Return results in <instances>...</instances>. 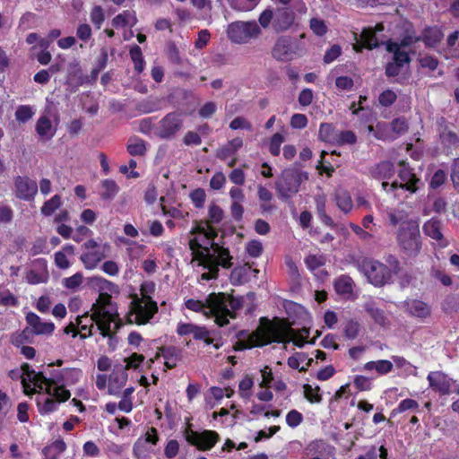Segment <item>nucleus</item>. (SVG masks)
<instances>
[{
	"instance_id": "423d86ee",
	"label": "nucleus",
	"mask_w": 459,
	"mask_h": 459,
	"mask_svg": "<svg viewBox=\"0 0 459 459\" xmlns=\"http://www.w3.org/2000/svg\"><path fill=\"white\" fill-rule=\"evenodd\" d=\"M114 321L113 315L108 311H106L103 307L98 308L89 319L88 313L77 317V325L81 327V331H84L85 333H82V337L91 335V328L93 327L92 322H95L99 330L101 332L103 336H108L110 333V325Z\"/></svg>"
},
{
	"instance_id": "7ed1b4c3",
	"label": "nucleus",
	"mask_w": 459,
	"mask_h": 459,
	"mask_svg": "<svg viewBox=\"0 0 459 459\" xmlns=\"http://www.w3.org/2000/svg\"><path fill=\"white\" fill-rule=\"evenodd\" d=\"M154 288L155 284L152 281L143 282L141 285L143 298H135L131 302V312L128 316L129 323L145 325L158 312L157 303L148 295V293L154 290Z\"/></svg>"
},
{
	"instance_id": "f704fd0d",
	"label": "nucleus",
	"mask_w": 459,
	"mask_h": 459,
	"mask_svg": "<svg viewBox=\"0 0 459 459\" xmlns=\"http://www.w3.org/2000/svg\"><path fill=\"white\" fill-rule=\"evenodd\" d=\"M126 149L132 156H143L147 151L146 142L138 136H132L128 139Z\"/></svg>"
},
{
	"instance_id": "58836bf2",
	"label": "nucleus",
	"mask_w": 459,
	"mask_h": 459,
	"mask_svg": "<svg viewBox=\"0 0 459 459\" xmlns=\"http://www.w3.org/2000/svg\"><path fill=\"white\" fill-rule=\"evenodd\" d=\"M334 289L338 294L347 295L352 292V280L349 276L342 275L335 280Z\"/></svg>"
},
{
	"instance_id": "a211bd4d",
	"label": "nucleus",
	"mask_w": 459,
	"mask_h": 459,
	"mask_svg": "<svg viewBox=\"0 0 459 459\" xmlns=\"http://www.w3.org/2000/svg\"><path fill=\"white\" fill-rule=\"evenodd\" d=\"M294 21L293 12L287 7L278 8L274 13L273 28L276 32L287 30Z\"/></svg>"
},
{
	"instance_id": "7c9ffc66",
	"label": "nucleus",
	"mask_w": 459,
	"mask_h": 459,
	"mask_svg": "<svg viewBox=\"0 0 459 459\" xmlns=\"http://www.w3.org/2000/svg\"><path fill=\"white\" fill-rule=\"evenodd\" d=\"M386 218L392 226H403L404 223L415 221L409 219L407 212L403 209H388L386 211Z\"/></svg>"
},
{
	"instance_id": "3c124183",
	"label": "nucleus",
	"mask_w": 459,
	"mask_h": 459,
	"mask_svg": "<svg viewBox=\"0 0 459 459\" xmlns=\"http://www.w3.org/2000/svg\"><path fill=\"white\" fill-rule=\"evenodd\" d=\"M417 42H420V36H417L414 30H407L402 39L396 44L400 49H404Z\"/></svg>"
},
{
	"instance_id": "ddd939ff",
	"label": "nucleus",
	"mask_w": 459,
	"mask_h": 459,
	"mask_svg": "<svg viewBox=\"0 0 459 459\" xmlns=\"http://www.w3.org/2000/svg\"><path fill=\"white\" fill-rule=\"evenodd\" d=\"M45 393L48 396L55 397L58 402H66L69 400L70 391L65 387V375L62 370H53L50 372L49 386L45 387Z\"/></svg>"
},
{
	"instance_id": "de8ad7c7",
	"label": "nucleus",
	"mask_w": 459,
	"mask_h": 459,
	"mask_svg": "<svg viewBox=\"0 0 459 459\" xmlns=\"http://www.w3.org/2000/svg\"><path fill=\"white\" fill-rule=\"evenodd\" d=\"M130 19L133 21L131 23V26H133L136 22V17L126 11L114 17L112 20V24L115 27H126L130 24Z\"/></svg>"
},
{
	"instance_id": "5fc2aeb1",
	"label": "nucleus",
	"mask_w": 459,
	"mask_h": 459,
	"mask_svg": "<svg viewBox=\"0 0 459 459\" xmlns=\"http://www.w3.org/2000/svg\"><path fill=\"white\" fill-rule=\"evenodd\" d=\"M65 375V386L76 384L82 377V371L78 368H63Z\"/></svg>"
},
{
	"instance_id": "c85d7f7f",
	"label": "nucleus",
	"mask_w": 459,
	"mask_h": 459,
	"mask_svg": "<svg viewBox=\"0 0 459 459\" xmlns=\"http://www.w3.org/2000/svg\"><path fill=\"white\" fill-rule=\"evenodd\" d=\"M193 260H198V265L203 267L211 266L212 264L218 263L219 256L214 251L212 253L210 252L209 247H203L201 249L196 250L195 252H192Z\"/></svg>"
},
{
	"instance_id": "a878e982",
	"label": "nucleus",
	"mask_w": 459,
	"mask_h": 459,
	"mask_svg": "<svg viewBox=\"0 0 459 459\" xmlns=\"http://www.w3.org/2000/svg\"><path fill=\"white\" fill-rule=\"evenodd\" d=\"M36 132L43 141H49L56 134L52 123L47 116H41L36 124Z\"/></svg>"
},
{
	"instance_id": "4468645a",
	"label": "nucleus",
	"mask_w": 459,
	"mask_h": 459,
	"mask_svg": "<svg viewBox=\"0 0 459 459\" xmlns=\"http://www.w3.org/2000/svg\"><path fill=\"white\" fill-rule=\"evenodd\" d=\"M14 195L23 201H31L38 193V185L29 177L17 176L14 178Z\"/></svg>"
},
{
	"instance_id": "c03bdc74",
	"label": "nucleus",
	"mask_w": 459,
	"mask_h": 459,
	"mask_svg": "<svg viewBox=\"0 0 459 459\" xmlns=\"http://www.w3.org/2000/svg\"><path fill=\"white\" fill-rule=\"evenodd\" d=\"M21 372L22 374V386L24 388V392L26 394H31L35 392L34 389H31L29 391L30 384L29 382L32 378V377L35 374V370L30 368V366L28 363H24L22 365Z\"/></svg>"
},
{
	"instance_id": "052dcab7",
	"label": "nucleus",
	"mask_w": 459,
	"mask_h": 459,
	"mask_svg": "<svg viewBox=\"0 0 459 459\" xmlns=\"http://www.w3.org/2000/svg\"><path fill=\"white\" fill-rule=\"evenodd\" d=\"M303 415L297 410L290 411L286 415V423L289 427L294 429L303 421Z\"/></svg>"
},
{
	"instance_id": "c756f323",
	"label": "nucleus",
	"mask_w": 459,
	"mask_h": 459,
	"mask_svg": "<svg viewBox=\"0 0 459 459\" xmlns=\"http://www.w3.org/2000/svg\"><path fill=\"white\" fill-rule=\"evenodd\" d=\"M243 146L241 138L237 137L228 143V144L218 149L216 157L221 160H226L229 157L234 155Z\"/></svg>"
},
{
	"instance_id": "13d9d810",
	"label": "nucleus",
	"mask_w": 459,
	"mask_h": 459,
	"mask_svg": "<svg viewBox=\"0 0 459 459\" xmlns=\"http://www.w3.org/2000/svg\"><path fill=\"white\" fill-rule=\"evenodd\" d=\"M33 115L34 112L32 108L27 105L19 106L15 111L16 119L22 123H26L29 121Z\"/></svg>"
},
{
	"instance_id": "0eeeda50",
	"label": "nucleus",
	"mask_w": 459,
	"mask_h": 459,
	"mask_svg": "<svg viewBox=\"0 0 459 459\" xmlns=\"http://www.w3.org/2000/svg\"><path fill=\"white\" fill-rule=\"evenodd\" d=\"M398 165L400 166L397 173L399 180L391 183V188L393 190L403 189L411 195L417 193L423 186L421 179L414 173V169L406 161L401 160Z\"/></svg>"
},
{
	"instance_id": "774afa93",
	"label": "nucleus",
	"mask_w": 459,
	"mask_h": 459,
	"mask_svg": "<svg viewBox=\"0 0 459 459\" xmlns=\"http://www.w3.org/2000/svg\"><path fill=\"white\" fill-rule=\"evenodd\" d=\"M246 250L252 257H258L263 253V246L259 240H251L247 243Z\"/></svg>"
},
{
	"instance_id": "393cba45",
	"label": "nucleus",
	"mask_w": 459,
	"mask_h": 459,
	"mask_svg": "<svg viewBox=\"0 0 459 459\" xmlns=\"http://www.w3.org/2000/svg\"><path fill=\"white\" fill-rule=\"evenodd\" d=\"M363 307L376 324L382 326L388 324V318L386 317L384 310L379 308L375 301L368 300L365 302Z\"/></svg>"
},
{
	"instance_id": "bb28decb",
	"label": "nucleus",
	"mask_w": 459,
	"mask_h": 459,
	"mask_svg": "<svg viewBox=\"0 0 459 459\" xmlns=\"http://www.w3.org/2000/svg\"><path fill=\"white\" fill-rule=\"evenodd\" d=\"M442 221L441 220L437 218H431L430 220L427 221L423 225V231L424 233L429 236V238L441 241L444 239L443 234H442Z\"/></svg>"
},
{
	"instance_id": "4be33fe9",
	"label": "nucleus",
	"mask_w": 459,
	"mask_h": 459,
	"mask_svg": "<svg viewBox=\"0 0 459 459\" xmlns=\"http://www.w3.org/2000/svg\"><path fill=\"white\" fill-rule=\"evenodd\" d=\"M386 50L389 53L393 54L392 62L396 63L397 65L403 67L405 65H409L411 63L410 53L405 49H400L396 41H387L386 42Z\"/></svg>"
},
{
	"instance_id": "0e129e2a",
	"label": "nucleus",
	"mask_w": 459,
	"mask_h": 459,
	"mask_svg": "<svg viewBox=\"0 0 459 459\" xmlns=\"http://www.w3.org/2000/svg\"><path fill=\"white\" fill-rule=\"evenodd\" d=\"M191 200L196 208H203L205 202V192L202 188H197L191 192Z\"/></svg>"
},
{
	"instance_id": "338daca9",
	"label": "nucleus",
	"mask_w": 459,
	"mask_h": 459,
	"mask_svg": "<svg viewBox=\"0 0 459 459\" xmlns=\"http://www.w3.org/2000/svg\"><path fill=\"white\" fill-rule=\"evenodd\" d=\"M446 180V173L443 169H437L429 182L430 188L437 189Z\"/></svg>"
},
{
	"instance_id": "4d7b16f0",
	"label": "nucleus",
	"mask_w": 459,
	"mask_h": 459,
	"mask_svg": "<svg viewBox=\"0 0 459 459\" xmlns=\"http://www.w3.org/2000/svg\"><path fill=\"white\" fill-rule=\"evenodd\" d=\"M29 384L30 385L32 384L34 387H38L39 390L45 391V387L49 386V377H47L42 372H35ZM30 389V387L29 390Z\"/></svg>"
},
{
	"instance_id": "9b49d317",
	"label": "nucleus",
	"mask_w": 459,
	"mask_h": 459,
	"mask_svg": "<svg viewBox=\"0 0 459 459\" xmlns=\"http://www.w3.org/2000/svg\"><path fill=\"white\" fill-rule=\"evenodd\" d=\"M212 250L214 251L219 256L218 263L212 264L211 266H204V269H208L209 272L204 273L201 276L203 280L217 279L219 276V266L225 269H230L232 266V255H230L229 248L220 246L218 243L212 242Z\"/></svg>"
},
{
	"instance_id": "49530a36",
	"label": "nucleus",
	"mask_w": 459,
	"mask_h": 459,
	"mask_svg": "<svg viewBox=\"0 0 459 459\" xmlns=\"http://www.w3.org/2000/svg\"><path fill=\"white\" fill-rule=\"evenodd\" d=\"M185 306L187 309L195 312H203L206 316L211 314L207 299L205 300V303H204L200 300L189 299L186 301Z\"/></svg>"
},
{
	"instance_id": "69168bd1",
	"label": "nucleus",
	"mask_w": 459,
	"mask_h": 459,
	"mask_svg": "<svg viewBox=\"0 0 459 459\" xmlns=\"http://www.w3.org/2000/svg\"><path fill=\"white\" fill-rule=\"evenodd\" d=\"M304 395L306 399H307L310 403H320L322 401V396L319 394H314V392H318L320 390L319 386H316L315 389L308 384L304 385Z\"/></svg>"
},
{
	"instance_id": "6e6552de",
	"label": "nucleus",
	"mask_w": 459,
	"mask_h": 459,
	"mask_svg": "<svg viewBox=\"0 0 459 459\" xmlns=\"http://www.w3.org/2000/svg\"><path fill=\"white\" fill-rule=\"evenodd\" d=\"M183 126L182 114L169 112L154 126V134L163 140H172L183 129Z\"/></svg>"
},
{
	"instance_id": "ea45409f",
	"label": "nucleus",
	"mask_w": 459,
	"mask_h": 459,
	"mask_svg": "<svg viewBox=\"0 0 459 459\" xmlns=\"http://www.w3.org/2000/svg\"><path fill=\"white\" fill-rule=\"evenodd\" d=\"M304 262L310 271H315L325 264L326 257L323 254H309L305 257Z\"/></svg>"
},
{
	"instance_id": "f8f14e48",
	"label": "nucleus",
	"mask_w": 459,
	"mask_h": 459,
	"mask_svg": "<svg viewBox=\"0 0 459 459\" xmlns=\"http://www.w3.org/2000/svg\"><path fill=\"white\" fill-rule=\"evenodd\" d=\"M186 440L199 450H210L220 440V436L213 430H204L197 432L190 428L186 429L184 432Z\"/></svg>"
},
{
	"instance_id": "4c0bfd02",
	"label": "nucleus",
	"mask_w": 459,
	"mask_h": 459,
	"mask_svg": "<svg viewBox=\"0 0 459 459\" xmlns=\"http://www.w3.org/2000/svg\"><path fill=\"white\" fill-rule=\"evenodd\" d=\"M135 109L142 114H148L160 109V101L156 98H147L139 101Z\"/></svg>"
},
{
	"instance_id": "09e8293b",
	"label": "nucleus",
	"mask_w": 459,
	"mask_h": 459,
	"mask_svg": "<svg viewBox=\"0 0 459 459\" xmlns=\"http://www.w3.org/2000/svg\"><path fill=\"white\" fill-rule=\"evenodd\" d=\"M208 217L210 224H218L222 221L224 212L219 205L212 204L209 206Z\"/></svg>"
},
{
	"instance_id": "6e6d98bb",
	"label": "nucleus",
	"mask_w": 459,
	"mask_h": 459,
	"mask_svg": "<svg viewBox=\"0 0 459 459\" xmlns=\"http://www.w3.org/2000/svg\"><path fill=\"white\" fill-rule=\"evenodd\" d=\"M336 204L344 212H349L352 208L351 198L346 192L337 194Z\"/></svg>"
},
{
	"instance_id": "412c9836",
	"label": "nucleus",
	"mask_w": 459,
	"mask_h": 459,
	"mask_svg": "<svg viewBox=\"0 0 459 459\" xmlns=\"http://www.w3.org/2000/svg\"><path fill=\"white\" fill-rule=\"evenodd\" d=\"M394 172V165L389 160H383L369 169L370 176L377 180L389 179Z\"/></svg>"
},
{
	"instance_id": "e2e57ef3",
	"label": "nucleus",
	"mask_w": 459,
	"mask_h": 459,
	"mask_svg": "<svg viewBox=\"0 0 459 459\" xmlns=\"http://www.w3.org/2000/svg\"><path fill=\"white\" fill-rule=\"evenodd\" d=\"M392 131L396 134L401 135L408 131V123L405 118H395L391 122Z\"/></svg>"
},
{
	"instance_id": "f03ea898",
	"label": "nucleus",
	"mask_w": 459,
	"mask_h": 459,
	"mask_svg": "<svg viewBox=\"0 0 459 459\" xmlns=\"http://www.w3.org/2000/svg\"><path fill=\"white\" fill-rule=\"evenodd\" d=\"M261 325L253 333L251 342L254 346H264L272 342H282L286 337L290 335L294 338V344L302 348L306 342L302 337L297 335L295 331L282 324L274 325L267 318L262 317L260 319Z\"/></svg>"
},
{
	"instance_id": "aec40b11",
	"label": "nucleus",
	"mask_w": 459,
	"mask_h": 459,
	"mask_svg": "<svg viewBox=\"0 0 459 459\" xmlns=\"http://www.w3.org/2000/svg\"><path fill=\"white\" fill-rule=\"evenodd\" d=\"M26 321L35 334H50L55 329V325L52 322L41 321L40 317L33 312L27 314Z\"/></svg>"
},
{
	"instance_id": "f3484780",
	"label": "nucleus",
	"mask_w": 459,
	"mask_h": 459,
	"mask_svg": "<svg viewBox=\"0 0 459 459\" xmlns=\"http://www.w3.org/2000/svg\"><path fill=\"white\" fill-rule=\"evenodd\" d=\"M403 307L410 316L420 319H425L431 315V307L420 299H407L403 302Z\"/></svg>"
},
{
	"instance_id": "1a4fd4ad",
	"label": "nucleus",
	"mask_w": 459,
	"mask_h": 459,
	"mask_svg": "<svg viewBox=\"0 0 459 459\" xmlns=\"http://www.w3.org/2000/svg\"><path fill=\"white\" fill-rule=\"evenodd\" d=\"M260 34L261 29L255 21L235 22L228 27L229 39L238 44L246 43L250 39L256 38Z\"/></svg>"
},
{
	"instance_id": "e433bc0d",
	"label": "nucleus",
	"mask_w": 459,
	"mask_h": 459,
	"mask_svg": "<svg viewBox=\"0 0 459 459\" xmlns=\"http://www.w3.org/2000/svg\"><path fill=\"white\" fill-rule=\"evenodd\" d=\"M360 42L364 48L373 49L379 47L380 42L372 28L364 29L360 34Z\"/></svg>"
},
{
	"instance_id": "603ef678",
	"label": "nucleus",
	"mask_w": 459,
	"mask_h": 459,
	"mask_svg": "<svg viewBox=\"0 0 459 459\" xmlns=\"http://www.w3.org/2000/svg\"><path fill=\"white\" fill-rule=\"evenodd\" d=\"M357 142V136L354 132L351 130L346 131H338L337 141L335 144L337 145H344V144H354Z\"/></svg>"
},
{
	"instance_id": "c9c22d12",
	"label": "nucleus",
	"mask_w": 459,
	"mask_h": 459,
	"mask_svg": "<svg viewBox=\"0 0 459 459\" xmlns=\"http://www.w3.org/2000/svg\"><path fill=\"white\" fill-rule=\"evenodd\" d=\"M337 135L338 130L335 128V126H333V124L322 123L320 125L318 132V137L320 140L332 144H335V142L337 141Z\"/></svg>"
},
{
	"instance_id": "473e14b6",
	"label": "nucleus",
	"mask_w": 459,
	"mask_h": 459,
	"mask_svg": "<svg viewBox=\"0 0 459 459\" xmlns=\"http://www.w3.org/2000/svg\"><path fill=\"white\" fill-rule=\"evenodd\" d=\"M66 449V444L62 438H58L43 449L46 459H58Z\"/></svg>"
},
{
	"instance_id": "2f4dec72",
	"label": "nucleus",
	"mask_w": 459,
	"mask_h": 459,
	"mask_svg": "<svg viewBox=\"0 0 459 459\" xmlns=\"http://www.w3.org/2000/svg\"><path fill=\"white\" fill-rule=\"evenodd\" d=\"M106 257V255L103 251L95 249L92 251H89L87 253H83L80 259L84 264L86 269H93L98 264Z\"/></svg>"
},
{
	"instance_id": "2eb2a0df",
	"label": "nucleus",
	"mask_w": 459,
	"mask_h": 459,
	"mask_svg": "<svg viewBox=\"0 0 459 459\" xmlns=\"http://www.w3.org/2000/svg\"><path fill=\"white\" fill-rule=\"evenodd\" d=\"M427 379L429 381V387L440 395H446L451 393V387L454 380L444 372H430L428 375Z\"/></svg>"
},
{
	"instance_id": "37998d69",
	"label": "nucleus",
	"mask_w": 459,
	"mask_h": 459,
	"mask_svg": "<svg viewBox=\"0 0 459 459\" xmlns=\"http://www.w3.org/2000/svg\"><path fill=\"white\" fill-rule=\"evenodd\" d=\"M61 196L59 195H55L43 204L41 207V213L45 216H50L61 206Z\"/></svg>"
},
{
	"instance_id": "f257e3e1",
	"label": "nucleus",
	"mask_w": 459,
	"mask_h": 459,
	"mask_svg": "<svg viewBox=\"0 0 459 459\" xmlns=\"http://www.w3.org/2000/svg\"><path fill=\"white\" fill-rule=\"evenodd\" d=\"M254 297L252 292L246 297H234L223 292L211 293L207 297V303L211 315L215 317V323L224 326L229 324V317L236 318V312L244 307L246 299L253 300Z\"/></svg>"
},
{
	"instance_id": "a19ab883",
	"label": "nucleus",
	"mask_w": 459,
	"mask_h": 459,
	"mask_svg": "<svg viewBox=\"0 0 459 459\" xmlns=\"http://www.w3.org/2000/svg\"><path fill=\"white\" fill-rule=\"evenodd\" d=\"M103 192L101 198L104 200H112L118 193L119 187L112 179H105L102 181Z\"/></svg>"
},
{
	"instance_id": "72a5a7b5",
	"label": "nucleus",
	"mask_w": 459,
	"mask_h": 459,
	"mask_svg": "<svg viewBox=\"0 0 459 459\" xmlns=\"http://www.w3.org/2000/svg\"><path fill=\"white\" fill-rule=\"evenodd\" d=\"M394 368L392 361L387 359H380L377 361L367 362L363 369L366 371L376 370L379 375H386L390 373Z\"/></svg>"
},
{
	"instance_id": "79ce46f5",
	"label": "nucleus",
	"mask_w": 459,
	"mask_h": 459,
	"mask_svg": "<svg viewBox=\"0 0 459 459\" xmlns=\"http://www.w3.org/2000/svg\"><path fill=\"white\" fill-rule=\"evenodd\" d=\"M127 380L126 368L123 366L116 367L114 371L109 377V383L116 385L117 387H123Z\"/></svg>"
},
{
	"instance_id": "39448f33",
	"label": "nucleus",
	"mask_w": 459,
	"mask_h": 459,
	"mask_svg": "<svg viewBox=\"0 0 459 459\" xmlns=\"http://www.w3.org/2000/svg\"><path fill=\"white\" fill-rule=\"evenodd\" d=\"M396 239L401 249L410 256H415L421 248L420 226L417 221L399 226Z\"/></svg>"
},
{
	"instance_id": "5701e85b",
	"label": "nucleus",
	"mask_w": 459,
	"mask_h": 459,
	"mask_svg": "<svg viewBox=\"0 0 459 459\" xmlns=\"http://www.w3.org/2000/svg\"><path fill=\"white\" fill-rule=\"evenodd\" d=\"M439 137L445 149H453L459 146V135L446 124H440Z\"/></svg>"
},
{
	"instance_id": "b1692460",
	"label": "nucleus",
	"mask_w": 459,
	"mask_h": 459,
	"mask_svg": "<svg viewBox=\"0 0 459 459\" xmlns=\"http://www.w3.org/2000/svg\"><path fill=\"white\" fill-rule=\"evenodd\" d=\"M160 351L165 359V367L169 369L174 368L182 358V351L176 346H163Z\"/></svg>"
},
{
	"instance_id": "680f3d73",
	"label": "nucleus",
	"mask_w": 459,
	"mask_h": 459,
	"mask_svg": "<svg viewBox=\"0 0 459 459\" xmlns=\"http://www.w3.org/2000/svg\"><path fill=\"white\" fill-rule=\"evenodd\" d=\"M397 96L392 90L384 91L378 97L379 103L384 107H390L396 101Z\"/></svg>"
},
{
	"instance_id": "20e7f679",
	"label": "nucleus",
	"mask_w": 459,
	"mask_h": 459,
	"mask_svg": "<svg viewBox=\"0 0 459 459\" xmlns=\"http://www.w3.org/2000/svg\"><path fill=\"white\" fill-rule=\"evenodd\" d=\"M308 179V173L303 171L298 164L285 169L278 180L275 182V188L279 195L283 199H289L296 195L302 182Z\"/></svg>"
},
{
	"instance_id": "bf43d9fd",
	"label": "nucleus",
	"mask_w": 459,
	"mask_h": 459,
	"mask_svg": "<svg viewBox=\"0 0 459 459\" xmlns=\"http://www.w3.org/2000/svg\"><path fill=\"white\" fill-rule=\"evenodd\" d=\"M247 273V268L246 266L235 267L230 273V281L233 285L242 284L244 277Z\"/></svg>"
},
{
	"instance_id": "9d476101",
	"label": "nucleus",
	"mask_w": 459,
	"mask_h": 459,
	"mask_svg": "<svg viewBox=\"0 0 459 459\" xmlns=\"http://www.w3.org/2000/svg\"><path fill=\"white\" fill-rule=\"evenodd\" d=\"M360 269L368 281L375 286H382L391 279V271L387 265L373 260H364Z\"/></svg>"
},
{
	"instance_id": "dca6fc26",
	"label": "nucleus",
	"mask_w": 459,
	"mask_h": 459,
	"mask_svg": "<svg viewBox=\"0 0 459 459\" xmlns=\"http://www.w3.org/2000/svg\"><path fill=\"white\" fill-rule=\"evenodd\" d=\"M333 447L322 439H316L309 442L304 448L303 454L307 458L328 459Z\"/></svg>"
},
{
	"instance_id": "8fccbe9b",
	"label": "nucleus",
	"mask_w": 459,
	"mask_h": 459,
	"mask_svg": "<svg viewBox=\"0 0 459 459\" xmlns=\"http://www.w3.org/2000/svg\"><path fill=\"white\" fill-rule=\"evenodd\" d=\"M360 330V325L358 321L350 320L343 328L344 336L347 339L353 340L358 337Z\"/></svg>"
},
{
	"instance_id": "6ab92c4d",
	"label": "nucleus",
	"mask_w": 459,
	"mask_h": 459,
	"mask_svg": "<svg viewBox=\"0 0 459 459\" xmlns=\"http://www.w3.org/2000/svg\"><path fill=\"white\" fill-rule=\"evenodd\" d=\"M444 38L443 30L440 27L427 26L420 35V41H422L427 48H434L439 45Z\"/></svg>"
},
{
	"instance_id": "864d4df0",
	"label": "nucleus",
	"mask_w": 459,
	"mask_h": 459,
	"mask_svg": "<svg viewBox=\"0 0 459 459\" xmlns=\"http://www.w3.org/2000/svg\"><path fill=\"white\" fill-rule=\"evenodd\" d=\"M91 22L96 26L97 29H100L103 22L105 21L104 10L100 5H95L90 13Z\"/></svg>"
},
{
	"instance_id": "a18cd8bd",
	"label": "nucleus",
	"mask_w": 459,
	"mask_h": 459,
	"mask_svg": "<svg viewBox=\"0 0 459 459\" xmlns=\"http://www.w3.org/2000/svg\"><path fill=\"white\" fill-rule=\"evenodd\" d=\"M59 402L52 396L47 397L43 402L38 400V408L40 414H48L57 410Z\"/></svg>"
},
{
	"instance_id": "cd10ccee",
	"label": "nucleus",
	"mask_w": 459,
	"mask_h": 459,
	"mask_svg": "<svg viewBox=\"0 0 459 459\" xmlns=\"http://www.w3.org/2000/svg\"><path fill=\"white\" fill-rule=\"evenodd\" d=\"M290 54V40L286 38L278 39L272 50L273 56L279 61H285L289 59Z\"/></svg>"
}]
</instances>
